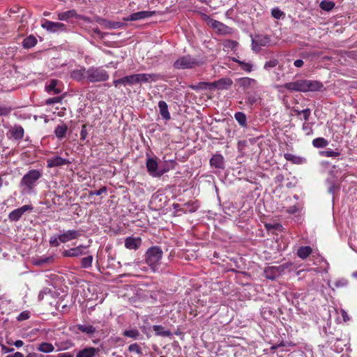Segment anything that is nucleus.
<instances>
[{"mask_svg":"<svg viewBox=\"0 0 357 357\" xmlns=\"http://www.w3.org/2000/svg\"><path fill=\"white\" fill-rule=\"evenodd\" d=\"M86 74L89 83L105 82L109 79V74L102 67H90Z\"/></svg>","mask_w":357,"mask_h":357,"instance_id":"obj_3","label":"nucleus"},{"mask_svg":"<svg viewBox=\"0 0 357 357\" xmlns=\"http://www.w3.org/2000/svg\"><path fill=\"white\" fill-rule=\"evenodd\" d=\"M29 317L30 312L29 311H24L19 314L17 320L22 321L28 319Z\"/></svg>","mask_w":357,"mask_h":357,"instance_id":"obj_58","label":"nucleus"},{"mask_svg":"<svg viewBox=\"0 0 357 357\" xmlns=\"http://www.w3.org/2000/svg\"><path fill=\"white\" fill-rule=\"evenodd\" d=\"M82 230H68L58 235V238L61 243H65L78 238L82 235Z\"/></svg>","mask_w":357,"mask_h":357,"instance_id":"obj_8","label":"nucleus"},{"mask_svg":"<svg viewBox=\"0 0 357 357\" xmlns=\"http://www.w3.org/2000/svg\"><path fill=\"white\" fill-rule=\"evenodd\" d=\"M86 71L84 68L73 70L70 73V77L77 82H82L84 79H86Z\"/></svg>","mask_w":357,"mask_h":357,"instance_id":"obj_24","label":"nucleus"},{"mask_svg":"<svg viewBox=\"0 0 357 357\" xmlns=\"http://www.w3.org/2000/svg\"><path fill=\"white\" fill-rule=\"evenodd\" d=\"M128 350L130 352H136L137 354H142V349H141L140 347L137 343H134V344H130L128 347Z\"/></svg>","mask_w":357,"mask_h":357,"instance_id":"obj_53","label":"nucleus"},{"mask_svg":"<svg viewBox=\"0 0 357 357\" xmlns=\"http://www.w3.org/2000/svg\"><path fill=\"white\" fill-rule=\"evenodd\" d=\"M93 257L92 255H88L87 257L81 259V266L83 268H89L92 266Z\"/></svg>","mask_w":357,"mask_h":357,"instance_id":"obj_44","label":"nucleus"},{"mask_svg":"<svg viewBox=\"0 0 357 357\" xmlns=\"http://www.w3.org/2000/svg\"><path fill=\"white\" fill-rule=\"evenodd\" d=\"M42 175V172L39 169L29 170L22 178L20 183V187L26 190L29 192L32 191Z\"/></svg>","mask_w":357,"mask_h":357,"instance_id":"obj_2","label":"nucleus"},{"mask_svg":"<svg viewBox=\"0 0 357 357\" xmlns=\"http://www.w3.org/2000/svg\"><path fill=\"white\" fill-rule=\"evenodd\" d=\"M319 155L324 157L336 158L340 155L337 151L326 150L319 151Z\"/></svg>","mask_w":357,"mask_h":357,"instance_id":"obj_45","label":"nucleus"},{"mask_svg":"<svg viewBox=\"0 0 357 357\" xmlns=\"http://www.w3.org/2000/svg\"><path fill=\"white\" fill-rule=\"evenodd\" d=\"M265 277L269 280H275L278 276L280 275L277 271L275 266H268L264 269Z\"/></svg>","mask_w":357,"mask_h":357,"instance_id":"obj_29","label":"nucleus"},{"mask_svg":"<svg viewBox=\"0 0 357 357\" xmlns=\"http://www.w3.org/2000/svg\"><path fill=\"white\" fill-rule=\"evenodd\" d=\"M234 118L242 128H247V117L243 112H236L234 114Z\"/></svg>","mask_w":357,"mask_h":357,"instance_id":"obj_35","label":"nucleus"},{"mask_svg":"<svg viewBox=\"0 0 357 357\" xmlns=\"http://www.w3.org/2000/svg\"><path fill=\"white\" fill-rule=\"evenodd\" d=\"M328 144V140L323 137H318L312 141V145L316 148H324Z\"/></svg>","mask_w":357,"mask_h":357,"instance_id":"obj_42","label":"nucleus"},{"mask_svg":"<svg viewBox=\"0 0 357 357\" xmlns=\"http://www.w3.org/2000/svg\"><path fill=\"white\" fill-rule=\"evenodd\" d=\"M233 61L236 63H238V65L241 66V68L244 70L245 71L250 73L252 70L253 66L250 62H245L243 61H240L237 59L234 58Z\"/></svg>","mask_w":357,"mask_h":357,"instance_id":"obj_40","label":"nucleus"},{"mask_svg":"<svg viewBox=\"0 0 357 357\" xmlns=\"http://www.w3.org/2000/svg\"><path fill=\"white\" fill-rule=\"evenodd\" d=\"M88 135V131L86 129V125H83L82 127V130L80 132V139L82 140H85Z\"/></svg>","mask_w":357,"mask_h":357,"instance_id":"obj_60","label":"nucleus"},{"mask_svg":"<svg viewBox=\"0 0 357 357\" xmlns=\"http://www.w3.org/2000/svg\"><path fill=\"white\" fill-rule=\"evenodd\" d=\"M302 114L303 115V119L305 121H308L311 114V110L309 108H306L301 111Z\"/></svg>","mask_w":357,"mask_h":357,"instance_id":"obj_62","label":"nucleus"},{"mask_svg":"<svg viewBox=\"0 0 357 357\" xmlns=\"http://www.w3.org/2000/svg\"><path fill=\"white\" fill-rule=\"evenodd\" d=\"M292 266V263H284L278 266H275V268H277V271H278L279 274H282L284 271L289 268H290Z\"/></svg>","mask_w":357,"mask_h":357,"instance_id":"obj_52","label":"nucleus"},{"mask_svg":"<svg viewBox=\"0 0 357 357\" xmlns=\"http://www.w3.org/2000/svg\"><path fill=\"white\" fill-rule=\"evenodd\" d=\"M302 129L303 131L305 132L307 135H310L313 133V130H312V127L310 126V123L305 122L303 124Z\"/></svg>","mask_w":357,"mask_h":357,"instance_id":"obj_56","label":"nucleus"},{"mask_svg":"<svg viewBox=\"0 0 357 357\" xmlns=\"http://www.w3.org/2000/svg\"><path fill=\"white\" fill-rule=\"evenodd\" d=\"M107 190L106 186H102L100 189L98 190H91L89 192V196L91 197L92 195H100L102 193H105Z\"/></svg>","mask_w":357,"mask_h":357,"instance_id":"obj_54","label":"nucleus"},{"mask_svg":"<svg viewBox=\"0 0 357 357\" xmlns=\"http://www.w3.org/2000/svg\"><path fill=\"white\" fill-rule=\"evenodd\" d=\"M199 208V204L197 201H190L183 204V207L181 208V211L183 213H194Z\"/></svg>","mask_w":357,"mask_h":357,"instance_id":"obj_27","label":"nucleus"},{"mask_svg":"<svg viewBox=\"0 0 357 357\" xmlns=\"http://www.w3.org/2000/svg\"><path fill=\"white\" fill-rule=\"evenodd\" d=\"M123 79H124V86H126V85L131 86V85L137 84V79H136L135 74L125 76V77H123Z\"/></svg>","mask_w":357,"mask_h":357,"instance_id":"obj_46","label":"nucleus"},{"mask_svg":"<svg viewBox=\"0 0 357 357\" xmlns=\"http://www.w3.org/2000/svg\"><path fill=\"white\" fill-rule=\"evenodd\" d=\"M270 41V38L266 35H257L252 38V49L255 52H259L261 47L268 45Z\"/></svg>","mask_w":357,"mask_h":357,"instance_id":"obj_6","label":"nucleus"},{"mask_svg":"<svg viewBox=\"0 0 357 357\" xmlns=\"http://www.w3.org/2000/svg\"><path fill=\"white\" fill-rule=\"evenodd\" d=\"M137 84L146 83L150 82H155L159 79V75L157 74L149 73H139L135 74Z\"/></svg>","mask_w":357,"mask_h":357,"instance_id":"obj_18","label":"nucleus"},{"mask_svg":"<svg viewBox=\"0 0 357 357\" xmlns=\"http://www.w3.org/2000/svg\"><path fill=\"white\" fill-rule=\"evenodd\" d=\"M37 43V39L33 35H30L25 38L22 42L24 48L29 49L34 47Z\"/></svg>","mask_w":357,"mask_h":357,"instance_id":"obj_34","label":"nucleus"},{"mask_svg":"<svg viewBox=\"0 0 357 357\" xmlns=\"http://www.w3.org/2000/svg\"><path fill=\"white\" fill-rule=\"evenodd\" d=\"M233 84L232 80L229 77H223L217 81L211 82V90L218 89H227Z\"/></svg>","mask_w":357,"mask_h":357,"instance_id":"obj_13","label":"nucleus"},{"mask_svg":"<svg viewBox=\"0 0 357 357\" xmlns=\"http://www.w3.org/2000/svg\"><path fill=\"white\" fill-rule=\"evenodd\" d=\"M68 164H70V161L58 155L52 157L47 160V166L49 168L60 167Z\"/></svg>","mask_w":357,"mask_h":357,"instance_id":"obj_16","label":"nucleus"},{"mask_svg":"<svg viewBox=\"0 0 357 357\" xmlns=\"http://www.w3.org/2000/svg\"><path fill=\"white\" fill-rule=\"evenodd\" d=\"M319 7L325 11H331L335 7V3L328 0H323L319 4Z\"/></svg>","mask_w":357,"mask_h":357,"instance_id":"obj_43","label":"nucleus"},{"mask_svg":"<svg viewBox=\"0 0 357 357\" xmlns=\"http://www.w3.org/2000/svg\"><path fill=\"white\" fill-rule=\"evenodd\" d=\"M312 252L310 246H301L297 250V255L302 259H306Z\"/></svg>","mask_w":357,"mask_h":357,"instance_id":"obj_32","label":"nucleus"},{"mask_svg":"<svg viewBox=\"0 0 357 357\" xmlns=\"http://www.w3.org/2000/svg\"><path fill=\"white\" fill-rule=\"evenodd\" d=\"M12 111V108L9 107L0 106V116H7Z\"/></svg>","mask_w":357,"mask_h":357,"instance_id":"obj_57","label":"nucleus"},{"mask_svg":"<svg viewBox=\"0 0 357 357\" xmlns=\"http://www.w3.org/2000/svg\"><path fill=\"white\" fill-rule=\"evenodd\" d=\"M211 82H200L197 84H192L190 88L198 91V90H211Z\"/></svg>","mask_w":357,"mask_h":357,"instance_id":"obj_37","label":"nucleus"},{"mask_svg":"<svg viewBox=\"0 0 357 357\" xmlns=\"http://www.w3.org/2000/svg\"><path fill=\"white\" fill-rule=\"evenodd\" d=\"M60 243L58 236H53L50 239V244L51 246L58 247L60 245Z\"/></svg>","mask_w":357,"mask_h":357,"instance_id":"obj_59","label":"nucleus"},{"mask_svg":"<svg viewBox=\"0 0 357 357\" xmlns=\"http://www.w3.org/2000/svg\"><path fill=\"white\" fill-rule=\"evenodd\" d=\"M42 27L50 32H56L59 30H65L66 25L61 22H54L49 20H45L42 24Z\"/></svg>","mask_w":357,"mask_h":357,"instance_id":"obj_14","label":"nucleus"},{"mask_svg":"<svg viewBox=\"0 0 357 357\" xmlns=\"http://www.w3.org/2000/svg\"><path fill=\"white\" fill-rule=\"evenodd\" d=\"M153 330L155 332V335L161 337H170L172 333L169 330H165L160 325H153Z\"/></svg>","mask_w":357,"mask_h":357,"instance_id":"obj_30","label":"nucleus"},{"mask_svg":"<svg viewBox=\"0 0 357 357\" xmlns=\"http://www.w3.org/2000/svg\"><path fill=\"white\" fill-rule=\"evenodd\" d=\"M326 183L329 185L328 188V193L334 195L335 192L340 190V185L334 179L327 178Z\"/></svg>","mask_w":357,"mask_h":357,"instance_id":"obj_36","label":"nucleus"},{"mask_svg":"<svg viewBox=\"0 0 357 357\" xmlns=\"http://www.w3.org/2000/svg\"><path fill=\"white\" fill-rule=\"evenodd\" d=\"M99 351V349L89 347H86L77 353L76 357H94Z\"/></svg>","mask_w":357,"mask_h":357,"instance_id":"obj_22","label":"nucleus"},{"mask_svg":"<svg viewBox=\"0 0 357 357\" xmlns=\"http://www.w3.org/2000/svg\"><path fill=\"white\" fill-rule=\"evenodd\" d=\"M9 132L12 137L16 140L22 139L24 137V130L20 125H15L11 127Z\"/></svg>","mask_w":357,"mask_h":357,"instance_id":"obj_23","label":"nucleus"},{"mask_svg":"<svg viewBox=\"0 0 357 357\" xmlns=\"http://www.w3.org/2000/svg\"><path fill=\"white\" fill-rule=\"evenodd\" d=\"M240 88L243 91H246L250 88L255 87L257 84V81L255 79L250 77H241L236 80Z\"/></svg>","mask_w":357,"mask_h":357,"instance_id":"obj_17","label":"nucleus"},{"mask_svg":"<svg viewBox=\"0 0 357 357\" xmlns=\"http://www.w3.org/2000/svg\"><path fill=\"white\" fill-rule=\"evenodd\" d=\"M141 245V238L128 236L125 239V247L129 250H137Z\"/></svg>","mask_w":357,"mask_h":357,"instance_id":"obj_19","label":"nucleus"},{"mask_svg":"<svg viewBox=\"0 0 357 357\" xmlns=\"http://www.w3.org/2000/svg\"><path fill=\"white\" fill-rule=\"evenodd\" d=\"M86 248V246L80 245L77 247L64 250L62 252V255L65 257H77L86 254L84 252Z\"/></svg>","mask_w":357,"mask_h":357,"instance_id":"obj_12","label":"nucleus"},{"mask_svg":"<svg viewBox=\"0 0 357 357\" xmlns=\"http://www.w3.org/2000/svg\"><path fill=\"white\" fill-rule=\"evenodd\" d=\"M47 357H74L71 353L65 352L59 354L56 356H48Z\"/></svg>","mask_w":357,"mask_h":357,"instance_id":"obj_64","label":"nucleus"},{"mask_svg":"<svg viewBox=\"0 0 357 357\" xmlns=\"http://www.w3.org/2000/svg\"><path fill=\"white\" fill-rule=\"evenodd\" d=\"M200 62L190 55H186L178 58L174 63V68L176 69L192 68L199 66Z\"/></svg>","mask_w":357,"mask_h":357,"instance_id":"obj_5","label":"nucleus"},{"mask_svg":"<svg viewBox=\"0 0 357 357\" xmlns=\"http://www.w3.org/2000/svg\"><path fill=\"white\" fill-rule=\"evenodd\" d=\"M38 350L43 353H50L54 350V347L49 342H42L38 347Z\"/></svg>","mask_w":357,"mask_h":357,"instance_id":"obj_39","label":"nucleus"},{"mask_svg":"<svg viewBox=\"0 0 357 357\" xmlns=\"http://www.w3.org/2000/svg\"><path fill=\"white\" fill-rule=\"evenodd\" d=\"M347 284H348L347 280H344V279L337 280L334 283L335 287H337V288L341 287H344V286L347 285Z\"/></svg>","mask_w":357,"mask_h":357,"instance_id":"obj_63","label":"nucleus"},{"mask_svg":"<svg viewBox=\"0 0 357 357\" xmlns=\"http://www.w3.org/2000/svg\"><path fill=\"white\" fill-rule=\"evenodd\" d=\"M146 166L150 175L154 177H160V165H158L155 159L148 158L146 159Z\"/></svg>","mask_w":357,"mask_h":357,"instance_id":"obj_10","label":"nucleus"},{"mask_svg":"<svg viewBox=\"0 0 357 357\" xmlns=\"http://www.w3.org/2000/svg\"><path fill=\"white\" fill-rule=\"evenodd\" d=\"M200 16L202 20L206 22L208 26L215 29L217 33L220 34H227L229 33V28L223 23L211 18L210 16L203 13H200Z\"/></svg>","mask_w":357,"mask_h":357,"instance_id":"obj_4","label":"nucleus"},{"mask_svg":"<svg viewBox=\"0 0 357 357\" xmlns=\"http://www.w3.org/2000/svg\"><path fill=\"white\" fill-rule=\"evenodd\" d=\"M158 107L162 119L169 121L171 119V116L168 110V105L167 102L164 100L159 101Z\"/></svg>","mask_w":357,"mask_h":357,"instance_id":"obj_25","label":"nucleus"},{"mask_svg":"<svg viewBox=\"0 0 357 357\" xmlns=\"http://www.w3.org/2000/svg\"><path fill=\"white\" fill-rule=\"evenodd\" d=\"M75 328H77L79 331L89 336L93 335L96 332V328L93 326L89 324H77Z\"/></svg>","mask_w":357,"mask_h":357,"instance_id":"obj_26","label":"nucleus"},{"mask_svg":"<svg viewBox=\"0 0 357 357\" xmlns=\"http://www.w3.org/2000/svg\"><path fill=\"white\" fill-rule=\"evenodd\" d=\"M123 335L125 337H130L135 340H137L140 336V333L137 329H130V330H125L123 332Z\"/></svg>","mask_w":357,"mask_h":357,"instance_id":"obj_41","label":"nucleus"},{"mask_svg":"<svg viewBox=\"0 0 357 357\" xmlns=\"http://www.w3.org/2000/svg\"><path fill=\"white\" fill-rule=\"evenodd\" d=\"M32 210L33 206L31 205H24L11 211L8 215V218L10 221H18L26 211Z\"/></svg>","mask_w":357,"mask_h":357,"instance_id":"obj_9","label":"nucleus"},{"mask_svg":"<svg viewBox=\"0 0 357 357\" xmlns=\"http://www.w3.org/2000/svg\"><path fill=\"white\" fill-rule=\"evenodd\" d=\"M210 165L213 167L223 169L225 168V159L221 154L216 153L210 159Z\"/></svg>","mask_w":357,"mask_h":357,"instance_id":"obj_20","label":"nucleus"},{"mask_svg":"<svg viewBox=\"0 0 357 357\" xmlns=\"http://www.w3.org/2000/svg\"><path fill=\"white\" fill-rule=\"evenodd\" d=\"M126 26V23L121 22H110L109 29H117Z\"/></svg>","mask_w":357,"mask_h":357,"instance_id":"obj_55","label":"nucleus"},{"mask_svg":"<svg viewBox=\"0 0 357 357\" xmlns=\"http://www.w3.org/2000/svg\"><path fill=\"white\" fill-rule=\"evenodd\" d=\"M257 98L253 95H249L246 98V102L250 105H253L257 102Z\"/></svg>","mask_w":357,"mask_h":357,"instance_id":"obj_61","label":"nucleus"},{"mask_svg":"<svg viewBox=\"0 0 357 357\" xmlns=\"http://www.w3.org/2000/svg\"><path fill=\"white\" fill-rule=\"evenodd\" d=\"M67 130H68L67 125L65 123H63L61 125H58L56 127V128L54 130V134L58 139H61L66 137Z\"/></svg>","mask_w":357,"mask_h":357,"instance_id":"obj_31","label":"nucleus"},{"mask_svg":"<svg viewBox=\"0 0 357 357\" xmlns=\"http://www.w3.org/2000/svg\"><path fill=\"white\" fill-rule=\"evenodd\" d=\"M271 15L275 19L279 20L282 17H284L285 14L278 8H273L271 10Z\"/></svg>","mask_w":357,"mask_h":357,"instance_id":"obj_47","label":"nucleus"},{"mask_svg":"<svg viewBox=\"0 0 357 357\" xmlns=\"http://www.w3.org/2000/svg\"><path fill=\"white\" fill-rule=\"evenodd\" d=\"M155 11H149V10H144V11H139L137 13H134L127 17L123 18V21H137L145 18H148L150 17L153 16L155 15Z\"/></svg>","mask_w":357,"mask_h":357,"instance_id":"obj_11","label":"nucleus"},{"mask_svg":"<svg viewBox=\"0 0 357 357\" xmlns=\"http://www.w3.org/2000/svg\"><path fill=\"white\" fill-rule=\"evenodd\" d=\"M284 158L287 160L296 165H301L306 162V159L305 158L297 156L289 153H284Z\"/></svg>","mask_w":357,"mask_h":357,"instance_id":"obj_28","label":"nucleus"},{"mask_svg":"<svg viewBox=\"0 0 357 357\" xmlns=\"http://www.w3.org/2000/svg\"><path fill=\"white\" fill-rule=\"evenodd\" d=\"M53 261H54V258H53V257L51 256V257L40 258V259H38L36 261L35 264L38 265V266H43L46 264L52 263Z\"/></svg>","mask_w":357,"mask_h":357,"instance_id":"obj_48","label":"nucleus"},{"mask_svg":"<svg viewBox=\"0 0 357 357\" xmlns=\"http://www.w3.org/2000/svg\"><path fill=\"white\" fill-rule=\"evenodd\" d=\"M279 63L278 59H272L265 63L264 68L266 70H269L270 69L275 67Z\"/></svg>","mask_w":357,"mask_h":357,"instance_id":"obj_50","label":"nucleus"},{"mask_svg":"<svg viewBox=\"0 0 357 357\" xmlns=\"http://www.w3.org/2000/svg\"><path fill=\"white\" fill-rule=\"evenodd\" d=\"M96 22H98L101 26H104L106 29H109L110 26V22L109 20H107L105 18H102L101 17H96Z\"/></svg>","mask_w":357,"mask_h":357,"instance_id":"obj_49","label":"nucleus"},{"mask_svg":"<svg viewBox=\"0 0 357 357\" xmlns=\"http://www.w3.org/2000/svg\"><path fill=\"white\" fill-rule=\"evenodd\" d=\"M324 89V84L317 80L305 79V93L320 91Z\"/></svg>","mask_w":357,"mask_h":357,"instance_id":"obj_15","label":"nucleus"},{"mask_svg":"<svg viewBox=\"0 0 357 357\" xmlns=\"http://www.w3.org/2000/svg\"><path fill=\"white\" fill-rule=\"evenodd\" d=\"M163 252L160 247L155 245L149 248L144 255L145 263L153 272L159 271L161 265Z\"/></svg>","mask_w":357,"mask_h":357,"instance_id":"obj_1","label":"nucleus"},{"mask_svg":"<svg viewBox=\"0 0 357 357\" xmlns=\"http://www.w3.org/2000/svg\"><path fill=\"white\" fill-rule=\"evenodd\" d=\"M63 100V96H56L53 98H50L45 100V105H51L54 103L61 102Z\"/></svg>","mask_w":357,"mask_h":357,"instance_id":"obj_51","label":"nucleus"},{"mask_svg":"<svg viewBox=\"0 0 357 357\" xmlns=\"http://www.w3.org/2000/svg\"><path fill=\"white\" fill-rule=\"evenodd\" d=\"M176 165V162L174 160L164 161L160 165V177L170 169H174Z\"/></svg>","mask_w":357,"mask_h":357,"instance_id":"obj_21","label":"nucleus"},{"mask_svg":"<svg viewBox=\"0 0 357 357\" xmlns=\"http://www.w3.org/2000/svg\"><path fill=\"white\" fill-rule=\"evenodd\" d=\"M59 81L57 79H51L50 84L46 86V91L48 93L53 92L54 94H59L61 92V90L56 87Z\"/></svg>","mask_w":357,"mask_h":357,"instance_id":"obj_33","label":"nucleus"},{"mask_svg":"<svg viewBox=\"0 0 357 357\" xmlns=\"http://www.w3.org/2000/svg\"><path fill=\"white\" fill-rule=\"evenodd\" d=\"M283 87L289 91L305 93V79H297L294 82L285 83Z\"/></svg>","mask_w":357,"mask_h":357,"instance_id":"obj_7","label":"nucleus"},{"mask_svg":"<svg viewBox=\"0 0 357 357\" xmlns=\"http://www.w3.org/2000/svg\"><path fill=\"white\" fill-rule=\"evenodd\" d=\"M76 15V11L75 10H70L59 13L58 19L59 20H67L68 19L75 17Z\"/></svg>","mask_w":357,"mask_h":357,"instance_id":"obj_38","label":"nucleus"}]
</instances>
